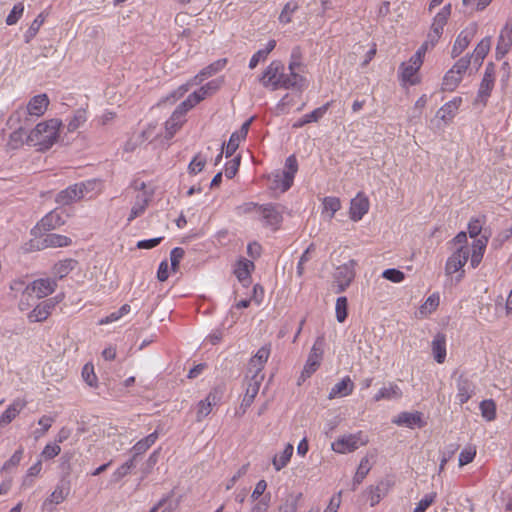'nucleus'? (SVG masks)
Here are the masks:
<instances>
[{
    "label": "nucleus",
    "instance_id": "obj_1",
    "mask_svg": "<svg viewBox=\"0 0 512 512\" xmlns=\"http://www.w3.org/2000/svg\"><path fill=\"white\" fill-rule=\"evenodd\" d=\"M61 127L62 121L57 118L40 122L29 132L26 142L38 151L49 150L57 142Z\"/></svg>",
    "mask_w": 512,
    "mask_h": 512
},
{
    "label": "nucleus",
    "instance_id": "obj_2",
    "mask_svg": "<svg viewBox=\"0 0 512 512\" xmlns=\"http://www.w3.org/2000/svg\"><path fill=\"white\" fill-rule=\"evenodd\" d=\"M285 207L280 203H265L258 208V221L263 227L275 232L283 222Z\"/></svg>",
    "mask_w": 512,
    "mask_h": 512
},
{
    "label": "nucleus",
    "instance_id": "obj_3",
    "mask_svg": "<svg viewBox=\"0 0 512 512\" xmlns=\"http://www.w3.org/2000/svg\"><path fill=\"white\" fill-rule=\"evenodd\" d=\"M367 443L368 438L362 431H359L339 437L331 444V448L336 453L346 454L357 450L359 447L364 446Z\"/></svg>",
    "mask_w": 512,
    "mask_h": 512
},
{
    "label": "nucleus",
    "instance_id": "obj_4",
    "mask_svg": "<svg viewBox=\"0 0 512 512\" xmlns=\"http://www.w3.org/2000/svg\"><path fill=\"white\" fill-rule=\"evenodd\" d=\"M298 171V162L295 155H290L285 160V167L282 172L274 175L273 185L275 189L286 192L293 184L294 177Z\"/></svg>",
    "mask_w": 512,
    "mask_h": 512
},
{
    "label": "nucleus",
    "instance_id": "obj_5",
    "mask_svg": "<svg viewBox=\"0 0 512 512\" xmlns=\"http://www.w3.org/2000/svg\"><path fill=\"white\" fill-rule=\"evenodd\" d=\"M357 262L354 259L339 265L333 274V282L336 293L344 292L355 278Z\"/></svg>",
    "mask_w": 512,
    "mask_h": 512
},
{
    "label": "nucleus",
    "instance_id": "obj_6",
    "mask_svg": "<svg viewBox=\"0 0 512 512\" xmlns=\"http://www.w3.org/2000/svg\"><path fill=\"white\" fill-rule=\"evenodd\" d=\"M271 353V345L267 344L258 349V351L250 358L247 366L245 378L255 379L260 377L261 381L264 380L263 369L269 359Z\"/></svg>",
    "mask_w": 512,
    "mask_h": 512
},
{
    "label": "nucleus",
    "instance_id": "obj_7",
    "mask_svg": "<svg viewBox=\"0 0 512 512\" xmlns=\"http://www.w3.org/2000/svg\"><path fill=\"white\" fill-rule=\"evenodd\" d=\"M282 70H285L283 63L279 60H274L266 67L259 81L265 88L272 91L281 89L282 81H280V76Z\"/></svg>",
    "mask_w": 512,
    "mask_h": 512
},
{
    "label": "nucleus",
    "instance_id": "obj_8",
    "mask_svg": "<svg viewBox=\"0 0 512 512\" xmlns=\"http://www.w3.org/2000/svg\"><path fill=\"white\" fill-rule=\"evenodd\" d=\"M65 221L60 212L54 209L47 213L42 219L32 228L31 234L35 237L42 236V234L57 229L64 225Z\"/></svg>",
    "mask_w": 512,
    "mask_h": 512
},
{
    "label": "nucleus",
    "instance_id": "obj_9",
    "mask_svg": "<svg viewBox=\"0 0 512 512\" xmlns=\"http://www.w3.org/2000/svg\"><path fill=\"white\" fill-rule=\"evenodd\" d=\"M423 64L418 56H411L407 62H403L399 67V78L404 85H416L419 83L417 73Z\"/></svg>",
    "mask_w": 512,
    "mask_h": 512
},
{
    "label": "nucleus",
    "instance_id": "obj_10",
    "mask_svg": "<svg viewBox=\"0 0 512 512\" xmlns=\"http://www.w3.org/2000/svg\"><path fill=\"white\" fill-rule=\"evenodd\" d=\"M495 83V70L492 64L487 65L481 80L474 104L485 106Z\"/></svg>",
    "mask_w": 512,
    "mask_h": 512
},
{
    "label": "nucleus",
    "instance_id": "obj_11",
    "mask_svg": "<svg viewBox=\"0 0 512 512\" xmlns=\"http://www.w3.org/2000/svg\"><path fill=\"white\" fill-rule=\"evenodd\" d=\"M451 14V5H445L434 17L431 25V31L429 32V39L431 40V46L439 40L443 33L444 26Z\"/></svg>",
    "mask_w": 512,
    "mask_h": 512
},
{
    "label": "nucleus",
    "instance_id": "obj_12",
    "mask_svg": "<svg viewBox=\"0 0 512 512\" xmlns=\"http://www.w3.org/2000/svg\"><path fill=\"white\" fill-rule=\"evenodd\" d=\"M323 345L322 338H318L315 341L304 366L302 376L310 377L318 369L323 356Z\"/></svg>",
    "mask_w": 512,
    "mask_h": 512
},
{
    "label": "nucleus",
    "instance_id": "obj_13",
    "mask_svg": "<svg viewBox=\"0 0 512 512\" xmlns=\"http://www.w3.org/2000/svg\"><path fill=\"white\" fill-rule=\"evenodd\" d=\"M456 389L459 403L465 404L476 393V384L474 381L465 374H461L456 380Z\"/></svg>",
    "mask_w": 512,
    "mask_h": 512
},
{
    "label": "nucleus",
    "instance_id": "obj_14",
    "mask_svg": "<svg viewBox=\"0 0 512 512\" xmlns=\"http://www.w3.org/2000/svg\"><path fill=\"white\" fill-rule=\"evenodd\" d=\"M470 249L467 246L458 247L457 250L447 259L445 271L453 274L460 271L468 261Z\"/></svg>",
    "mask_w": 512,
    "mask_h": 512
},
{
    "label": "nucleus",
    "instance_id": "obj_15",
    "mask_svg": "<svg viewBox=\"0 0 512 512\" xmlns=\"http://www.w3.org/2000/svg\"><path fill=\"white\" fill-rule=\"evenodd\" d=\"M476 33L477 25L475 23L470 24L459 33L451 51L453 58L459 56L468 47Z\"/></svg>",
    "mask_w": 512,
    "mask_h": 512
},
{
    "label": "nucleus",
    "instance_id": "obj_16",
    "mask_svg": "<svg viewBox=\"0 0 512 512\" xmlns=\"http://www.w3.org/2000/svg\"><path fill=\"white\" fill-rule=\"evenodd\" d=\"M390 487L391 483L388 480H382L376 485L369 486L365 491V495L370 506L377 505L388 494Z\"/></svg>",
    "mask_w": 512,
    "mask_h": 512
},
{
    "label": "nucleus",
    "instance_id": "obj_17",
    "mask_svg": "<svg viewBox=\"0 0 512 512\" xmlns=\"http://www.w3.org/2000/svg\"><path fill=\"white\" fill-rule=\"evenodd\" d=\"M368 210V198L364 194L358 193L357 196L351 200L349 217L354 222L360 221Z\"/></svg>",
    "mask_w": 512,
    "mask_h": 512
},
{
    "label": "nucleus",
    "instance_id": "obj_18",
    "mask_svg": "<svg viewBox=\"0 0 512 512\" xmlns=\"http://www.w3.org/2000/svg\"><path fill=\"white\" fill-rule=\"evenodd\" d=\"M246 391L243 396V399L241 401V409L242 412H246L247 409L252 405L254 402L255 397L257 396L260 386L263 381H261L260 377H256L255 379L252 378H246Z\"/></svg>",
    "mask_w": 512,
    "mask_h": 512
},
{
    "label": "nucleus",
    "instance_id": "obj_19",
    "mask_svg": "<svg viewBox=\"0 0 512 512\" xmlns=\"http://www.w3.org/2000/svg\"><path fill=\"white\" fill-rule=\"evenodd\" d=\"M82 198V191L80 186L76 184L70 185L64 190H61L55 197V202L61 206H67L77 202Z\"/></svg>",
    "mask_w": 512,
    "mask_h": 512
},
{
    "label": "nucleus",
    "instance_id": "obj_20",
    "mask_svg": "<svg viewBox=\"0 0 512 512\" xmlns=\"http://www.w3.org/2000/svg\"><path fill=\"white\" fill-rule=\"evenodd\" d=\"M72 240L61 234L49 233L45 234L44 237L38 242V249L46 248H61L71 245Z\"/></svg>",
    "mask_w": 512,
    "mask_h": 512
},
{
    "label": "nucleus",
    "instance_id": "obj_21",
    "mask_svg": "<svg viewBox=\"0 0 512 512\" xmlns=\"http://www.w3.org/2000/svg\"><path fill=\"white\" fill-rule=\"evenodd\" d=\"M32 292L36 294V298H44L52 294L56 287L57 282L52 278H40L30 283Z\"/></svg>",
    "mask_w": 512,
    "mask_h": 512
},
{
    "label": "nucleus",
    "instance_id": "obj_22",
    "mask_svg": "<svg viewBox=\"0 0 512 512\" xmlns=\"http://www.w3.org/2000/svg\"><path fill=\"white\" fill-rule=\"evenodd\" d=\"M49 103V98L45 93L35 95L27 104V112L31 116L40 117L46 112Z\"/></svg>",
    "mask_w": 512,
    "mask_h": 512
},
{
    "label": "nucleus",
    "instance_id": "obj_23",
    "mask_svg": "<svg viewBox=\"0 0 512 512\" xmlns=\"http://www.w3.org/2000/svg\"><path fill=\"white\" fill-rule=\"evenodd\" d=\"M70 493L69 482L61 481L57 484L50 496L43 502V507L58 505L66 500Z\"/></svg>",
    "mask_w": 512,
    "mask_h": 512
},
{
    "label": "nucleus",
    "instance_id": "obj_24",
    "mask_svg": "<svg viewBox=\"0 0 512 512\" xmlns=\"http://www.w3.org/2000/svg\"><path fill=\"white\" fill-rule=\"evenodd\" d=\"M462 104L461 97H455L449 102L445 103L438 111L436 116L443 120L445 123H449L456 116L460 106Z\"/></svg>",
    "mask_w": 512,
    "mask_h": 512
},
{
    "label": "nucleus",
    "instance_id": "obj_25",
    "mask_svg": "<svg viewBox=\"0 0 512 512\" xmlns=\"http://www.w3.org/2000/svg\"><path fill=\"white\" fill-rule=\"evenodd\" d=\"M398 426H405L414 428L415 426L422 427V414L420 412H401L392 421Z\"/></svg>",
    "mask_w": 512,
    "mask_h": 512
},
{
    "label": "nucleus",
    "instance_id": "obj_26",
    "mask_svg": "<svg viewBox=\"0 0 512 512\" xmlns=\"http://www.w3.org/2000/svg\"><path fill=\"white\" fill-rule=\"evenodd\" d=\"M354 390V383L349 376H345L341 381L337 382L330 390L328 398L335 399L346 397Z\"/></svg>",
    "mask_w": 512,
    "mask_h": 512
},
{
    "label": "nucleus",
    "instance_id": "obj_27",
    "mask_svg": "<svg viewBox=\"0 0 512 512\" xmlns=\"http://www.w3.org/2000/svg\"><path fill=\"white\" fill-rule=\"evenodd\" d=\"M254 268L253 261L242 258L237 262L234 273L243 285H247L250 282L251 273Z\"/></svg>",
    "mask_w": 512,
    "mask_h": 512
},
{
    "label": "nucleus",
    "instance_id": "obj_28",
    "mask_svg": "<svg viewBox=\"0 0 512 512\" xmlns=\"http://www.w3.org/2000/svg\"><path fill=\"white\" fill-rule=\"evenodd\" d=\"M53 309L54 307L51 301H42L28 314V319L30 322H42L48 318Z\"/></svg>",
    "mask_w": 512,
    "mask_h": 512
},
{
    "label": "nucleus",
    "instance_id": "obj_29",
    "mask_svg": "<svg viewBox=\"0 0 512 512\" xmlns=\"http://www.w3.org/2000/svg\"><path fill=\"white\" fill-rule=\"evenodd\" d=\"M512 45V25L506 23L502 28L498 37L496 52L501 56H504Z\"/></svg>",
    "mask_w": 512,
    "mask_h": 512
},
{
    "label": "nucleus",
    "instance_id": "obj_30",
    "mask_svg": "<svg viewBox=\"0 0 512 512\" xmlns=\"http://www.w3.org/2000/svg\"><path fill=\"white\" fill-rule=\"evenodd\" d=\"M431 346L435 361L439 364L444 363L446 359V336L442 333L436 334Z\"/></svg>",
    "mask_w": 512,
    "mask_h": 512
},
{
    "label": "nucleus",
    "instance_id": "obj_31",
    "mask_svg": "<svg viewBox=\"0 0 512 512\" xmlns=\"http://www.w3.org/2000/svg\"><path fill=\"white\" fill-rule=\"evenodd\" d=\"M402 397V390L395 383H389L388 386L382 387L374 395L373 400L379 402L381 400H394Z\"/></svg>",
    "mask_w": 512,
    "mask_h": 512
},
{
    "label": "nucleus",
    "instance_id": "obj_32",
    "mask_svg": "<svg viewBox=\"0 0 512 512\" xmlns=\"http://www.w3.org/2000/svg\"><path fill=\"white\" fill-rule=\"evenodd\" d=\"M26 403L21 400H15L0 416V426L11 423L17 415L23 410Z\"/></svg>",
    "mask_w": 512,
    "mask_h": 512
},
{
    "label": "nucleus",
    "instance_id": "obj_33",
    "mask_svg": "<svg viewBox=\"0 0 512 512\" xmlns=\"http://www.w3.org/2000/svg\"><path fill=\"white\" fill-rule=\"evenodd\" d=\"M226 59H219L207 67L203 68L193 80L192 85H196L201 83L204 79L216 74L218 71L222 70L226 65Z\"/></svg>",
    "mask_w": 512,
    "mask_h": 512
},
{
    "label": "nucleus",
    "instance_id": "obj_34",
    "mask_svg": "<svg viewBox=\"0 0 512 512\" xmlns=\"http://www.w3.org/2000/svg\"><path fill=\"white\" fill-rule=\"evenodd\" d=\"M329 106L330 104L326 103L323 106L314 109L312 112L305 114L293 124V128H301L308 123L317 122L325 115Z\"/></svg>",
    "mask_w": 512,
    "mask_h": 512
},
{
    "label": "nucleus",
    "instance_id": "obj_35",
    "mask_svg": "<svg viewBox=\"0 0 512 512\" xmlns=\"http://www.w3.org/2000/svg\"><path fill=\"white\" fill-rule=\"evenodd\" d=\"M491 40L490 38H484L482 39L477 46L475 47L472 55L469 57L471 58V61L474 62V64L480 66L482 64V61L488 54L490 50Z\"/></svg>",
    "mask_w": 512,
    "mask_h": 512
},
{
    "label": "nucleus",
    "instance_id": "obj_36",
    "mask_svg": "<svg viewBox=\"0 0 512 512\" xmlns=\"http://www.w3.org/2000/svg\"><path fill=\"white\" fill-rule=\"evenodd\" d=\"M158 439V432L154 431L145 438L139 440L131 449L134 453L132 457H137L145 453Z\"/></svg>",
    "mask_w": 512,
    "mask_h": 512
},
{
    "label": "nucleus",
    "instance_id": "obj_37",
    "mask_svg": "<svg viewBox=\"0 0 512 512\" xmlns=\"http://www.w3.org/2000/svg\"><path fill=\"white\" fill-rule=\"evenodd\" d=\"M370 470H371L370 459L368 456H365L361 459L359 466L357 468V471L353 477V487H352L353 490H356L358 485H360L363 482V480L365 479V477L367 476V474L369 473Z\"/></svg>",
    "mask_w": 512,
    "mask_h": 512
},
{
    "label": "nucleus",
    "instance_id": "obj_38",
    "mask_svg": "<svg viewBox=\"0 0 512 512\" xmlns=\"http://www.w3.org/2000/svg\"><path fill=\"white\" fill-rule=\"evenodd\" d=\"M305 78L297 72L287 74L286 81H282L281 89H297L302 91L305 87Z\"/></svg>",
    "mask_w": 512,
    "mask_h": 512
},
{
    "label": "nucleus",
    "instance_id": "obj_39",
    "mask_svg": "<svg viewBox=\"0 0 512 512\" xmlns=\"http://www.w3.org/2000/svg\"><path fill=\"white\" fill-rule=\"evenodd\" d=\"M185 118L180 112H173L169 119L165 122L166 137L171 138L181 128Z\"/></svg>",
    "mask_w": 512,
    "mask_h": 512
},
{
    "label": "nucleus",
    "instance_id": "obj_40",
    "mask_svg": "<svg viewBox=\"0 0 512 512\" xmlns=\"http://www.w3.org/2000/svg\"><path fill=\"white\" fill-rule=\"evenodd\" d=\"M148 202L149 198L144 193L139 194L136 197L135 203L131 208L130 214L127 219L128 222H132L134 219L141 216L145 212L148 206Z\"/></svg>",
    "mask_w": 512,
    "mask_h": 512
},
{
    "label": "nucleus",
    "instance_id": "obj_41",
    "mask_svg": "<svg viewBox=\"0 0 512 512\" xmlns=\"http://www.w3.org/2000/svg\"><path fill=\"white\" fill-rule=\"evenodd\" d=\"M322 206V215L327 216V218L331 220L335 213L340 210L341 202L337 197L328 196L323 199Z\"/></svg>",
    "mask_w": 512,
    "mask_h": 512
},
{
    "label": "nucleus",
    "instance_id": "obj_42",
    "mask_svg": "<svg viewBox=\"0 0 512 512\" xmlns=\"http://www.w3.org/2000/svg\"><path fill=\"white\" fill-rule=\"evenodd\" d=\"M293 445L287 444L285 449L273 457L272 464L276 471L283 469L290 461L293 454Z\"/></svg>",
    "mask_w": 512,
    "mask_h": 512
},
{
    "label": "nucleus",
    "instance_id": "obj_43",
    "mask_svg": "<svg viewBox=\"0 0 512 512\" xmlns=\"http://www.w3.org/2000/svg\"><path fill=\"white\" fill-rule=\"evenodd\" d=\"M275 46V40L268 41L265 48L258 50L256 53L252 55L249 61V68L254 69L260 61H264L269 55V53L275 48Z\"/></svg>",
    "mask_w": 512,
    "mask_h": 512
},
{
    "label": "nucleus",
    "instance_id": "obj_44",
    "mask_svg": "<svg viewBox=\"0 0 512 512\" xmlns=\"http://www.w3.org/2000/svg\"><path fill=\"white\" fill-rule=\"evenodd\" d=\"M42 470V461L38 460L26 472L23 477L21 487L24 489L30 488L34 484V478L39 476Z\"/></svg>",
    "mask_w": 512,
    "mask_h": 512
},
{
    "label": "nucleus",
    "instance_id": "obj_45",
    "mask_svg": "<svg viewBox=\"0 0 512 512\" xmlns=\"http://www.w3.org/2000/svg\"><path fill=\"white\" fill-rule=\"evenodd\" d=\"M76 261L73 259H65L56 263L53 267V274L62 279L67 276L75 267Z\"/></svg>",
    "mask_w": 512,
    "mask_h": 512
},
{
    "label": "nucleus",
    "instance_id": "obj_46",
    "mask_svg": "<svg viewBox=\"0 0 512 512\" xmlns=\"http://www.w3.org/2000/svg\"><path fill=\"white\" fill-rule=\"evenodd\" d=\"M135 466V457H131L113 472L112 481L115 483L119 482L121 479L130 474V472L132 471V469L135 468Z\"/></svg>",
    "mask_w": 512,
    "mask_h": 512
},
{
    "label": "nucleus",
    "instance_id": "obj_47",
    "mask_svg": "<svg viewBox=\"0 0 512 512\" xmlns=\"http://www.w3.org/2000/svg\"><path fill=\"white\" fill-rule=\"evenodd\" d=\"M440 303V297L439 294L433 293L431 294L426 301L420 306L419 308V314L423 316H427L428 314H431L436 310V308L439 306Z\"/></svg>",
    "mask_w": 512,
    "mask_h": 512
},
{
    "label": "nucleus",
    "instance_id": "obj_48",
    "mask_svg": "<svg viewBox=\"0 0 512 512\" xmlns=\"http://www.w3.org/2000/svg\"><path fill=\"white\" fill-rule=\"evenodd\" d=\"M479 409L481 416L486 421H493L496 418V404L494 400L487 399L480 402Z\"/></svg>",
    "mask_w": 512,
    "mask_h": 512
},
{
    "label": "nucleus",
    "instance_id": "obj_49",
    "mask_svg": "<svg viewBox=\"0 0 512 512\" xmlns=\"http://www.w3.org/2000/svg\"><path fill=\"white\" fill-rule=\"evenodd\" d=\"M87 121V113L85 109H77L71 119L68 121L67 129L73 132Z\"/></svg>",
    "mask_w": 512,
    "mask_h": 512
},
{
    "label": "nucleus",
    "instance_id": "obj_50",
    "mask_svg": "<svg viewBox=\"0 0 512 512\" xmlns=\"http://www.w3.org/2000/svg\"><path fill=\"white\" fill-rule=\"evenodd\" d=\"M28 134L26 133L23 127H19L15 131H13L9 136V146L13 149H17L21 147L23 144H27L26 137Z\"/></svg>",
    "mask_w": 512,
    "mask_h": 512
},
{
    "label": "nucleus",
    "instance_id": "obj_51",
    "mask_svg": "<svg viewBox=\"0 0 512 512\" xmlns=\"http://www.w3.org/2000/svg\"><path fill=\"white\" fill-rule=\"evenodd\" d=\"M299 5L295 1H289L287 2L280 15H279V22L282 24H288L292 21L293 14L298 10Z\"/></svg>",
    "mask_w": 512,
    "mask_h": 512
},
{
    "label": "nucleus",
    "instance_id": "obj_52",
    "mask_svg": "<svg viewBox=\"0 0 512 512\" xmlns=\"http://www.w3.org/2000/svg\"><path fill=\"white\" fill-rule=\"evenodd\" d=\"M34 292H32L31 285L28 284L24 287L20 300H19V309L21 311H25L33 305V302L36 298L34 297Z\"/></svg>",
    "mask_w": 512,
    "mask_h": 512
},
{
    "label": "nucleus",
    "instance_id": "obj_53",
    "mask_svg": "<svg viewBox=\"0 0 512 512\" xmlns=\"http://www.w3.org/2000/svg\"><path fill=\"white\" fill-rule=\"evenodd\" d=\"M461 81H462V77H460L458 74L454 73V71L449 70L443 78V82H442L443 90L453 91L458 87V85Z\"/></svg>",
    "mask_w": 512,
    "mask_h": 512
},
{
    "label": "nucleus",
    "instance_id": "obj_54",
    "mask_svg": "<svg viewBox=\"0 0 512 512\" xmlns=\"http://www.w3.org/2000/svg\"><path fill=\"white\" fill-rule=\"evenodd\" d=\"M44 23V17L42 14H39L31 23L29 28L24 34V40L26 43H29L38 33L40 27Z\"/></svg>",
    "mask_w": 512,
    "mask_h": 512
},
{
    "label": "nucleus",
    "instance_id": "obj_55",
    "mask_svg": "<svg viewBox=\"0 0 512 512\" xmlns=\"http://www.w3.org/2000/svg\"><path fill=\"white\" fill-rule=\"evenodd\" d=\"M348 300L345 296L338 297L335 305L336 319L343 323L347 318Z\"/></svg>",
    "mask_w": 512,
    "mask_h": 512
},
{
    "label": "nucleus",
    "instance_id": "obj_56",
    "mask_svg": "<svg viewBox=\"0 0 512 512\" xmlns=\"http://www.w3.org/2000/svg\"><path fill=\"white\" fill-rule=\"evenodd\" d=\"M23 448L20 447L19 449H17L13 455L3 464L2 468H1V471L2 472H8L10 471L11 469L17 467L22 458H23Z\"/></svg>",
    "mask_w": 512,
    "mask_h": 512
},
{
    "label": "nucleus",
    "instance_id": "obj_57",
    "mask_svg": "<svg viewBox=\"0 0 512 512\" xmlns=\"http://www.w3.org/2000/svg\"><path fill=\"white\" fill-rule=\"evenodd\" d=\"M206 164V157L202 156L200 153L195 155L194 158L190 161L188 165V171L190 174H198L200 173Z\"/></svg>",
    "mask_w": 512,
    "mask_h": 512
},
{
    "label": "nucleus",
    "instance_id": "obj_58",
    "mask_svg": "<svg viewBox=\"0 0 512 512\" xmlns=\"http://www.w3.org/2000/svg\"><path fill=\"white\" fill-rule=\"evenodd\" d=\"M24 12V5L22 3H17L13 6L12 10L6 17V24L11 26L15 25L19 19L22 17Z\"/></svg>",
    "mask_w": 512,
    "mask_h": 512
},
{
    "label": "nucleus",
    "instance_id": "obj_59",
    "mask_svg": "<svg viewBox=\"0 0 512 512\" xmlns=\"http://www.w3.org/2000/svg\"><path fill=\"white\" fill-rule=\"evenodd\" d=\"M82 378L89 386H91V387L96 386L97 376L94 372V367L92 364L87 363L84 365V367L82 369Z\"/></svg>",
    "mask_w": 512,
    "mask_h": 512
},
{
    "label": "nucleus",
    "instance_id": "obj_60",
    "mask_svg": "<svg viewBox=\"0 0 512 512\" xmlns=\"http://www.w3.org/2000/svg\"><path fill=\"white\" fill-rule=\"evenodd\" d=\"M77 186H80V189L82 191V198L89 196L92 198L96 192L95 189L98 186V181L96 180H88L84 182L77 183Z\"/></svg>",
    "mask_w": 512,
    "mask_h": 512
},
{
    "label": "nucleus",
    "instance_id": "obj_61",
    "mask_svg": "<svg viewBox=\"0 0 512 512\" xmlns=\"http://www.w3.org/2000/svg\"><path fill=\"white\" fill-rule=\"evenodd\" d=\"M476 456L475 447L469 446L464 448L459 454V466H464L471 463Z\"/></svg>",
    "mask_w": 512,
    "mask_h": 512
},
{
    "label": "nucleus",
    "instance_id": "obj_62",
    "mask_svg": "<svg viewBox=\"0 0 512 512\" xmlns=\"http://www.w3.org/2000/svg\"><path fill=\"white\" fill-rule=\"evenodd\" d=\"M382 277L393 283H400L405 279V274L398 269L389 268L383 271Z\"/></svg>",
    "mask_w": 512,
    "mask_h": 512
},
{
    "label": "nucleus",
    "instance_id": "obj_63",
    "mask_svg": "<svg viewBox=\"0 0 512 512\" xmlns=\"http://www.w3.org/2000/svg\"><path fill=\"white\" fill-rule=\"evenodd\" d=\"M436 499V493L431 492L426 494L417 504L414 508L413 512H425L428 507L435 501Z\"/></svg>",
    "mask_w": 512,
    "mask_h": 512
},
{
    "label": "nucleus",
    "instance_id": "obj_64",
    "mask_svg": "<svg viewBox=\"0 0 512 512\" xmlns=\"http://www.w3.org/2000/svg\"><path fill=\"white\" fill-rule=\"evenodd\" d=\"M470 64L471 58L465 56L460 58L450 70L454 71V73L458 74L460 77H463V74L467 71Z\"/></svg>",
    "mask_w": 512,
    "mask_h": 512
}]
</instances>
